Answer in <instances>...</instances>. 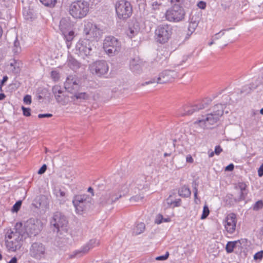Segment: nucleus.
Segmentation results:
<instances>
[{
  "instance_id": "nucleus-5",
  "label": "nucleus",
  "mask_w": 263,
  "mask_h": 263,
  "mask_svg": "<svg viewBox=\"0 0 263 263\" xmlns=\"http://www.w3.org/2000/svg\"><path fill=\"white\" fill-rule=\"evenodd\" d=\"M224 105L219 104L213 107V111L208 114L205 119L197 120L194 122L195 124H198L200 127H204L206 123L210 125H214L219 120V117L223 114Z\"/></svg>"
},
{
  "instance_id": "nucleus-29",
  "label": "nucleus",
  "mask_w": 263,
  "mask_h": 263,
  "mask_svg": "<svg viewBox=\"0 0 263 263\" xmlns=\"http://www.w3.org/2000/svg\"><path fill=\"white\" fill-rule=\"evenodd\" d=\"M116 190L118 196V199L121 198L123 196H125L129 192V189L127 184L122 185L118 191L117 190Z\"/></svg>"
},
{
  "instance_id": "nucleus-63",
  "label": "nucleus",
  "mask_w": 263,
  "mask_h": 263,
  "mask_svg": "<svg viewBox=\"0 0 263 263\" xmlns=\"http://www.w3.org/2000/svg\"><path fill=\"white\" fill-rule=\"evenodd\" d=\"M17 259L16 257H13L11 258V259L9 261L8 263H17Z\"/></svg>"
},
{
  "instance_id": "nucleus-33",
  "label": "nucleus",
  "mask_w": 263,
  "mask_h": 263,
  "mask_svg": "<svg viewBox=\"0 0 263 263\" xmlns=\"http://www.w3.org/2000/svg\"><path fill=\"white\" fill-rule=\"evenodd\" d=\"M145 224L143 222L138 223L134 229L133 233L135 235H139L142 233L145 230Z\"/></svg>"
},
{
  "instance_id": "nucleus-46",
  "label": "nucleus",
  "mask_w": 263,
  "mask_h": 263,
  "mask_svg": "<svg viewBox=\"0 0 263 263\" xmlns=\"http://www.w3.org/2000/svg\"><path fill=\"white\" fill-rule=\"evenodd\" d=\"M24 116L26 117H29L31 115V109L29 108H26L24 106L22 107Z\"/></svg>"
},
{
  "instance_id": "nucleus-10",
  "label": "nucleus",
  "mask_w": 263,
  "mask_h": 263,
  "mask_svg": "<svg viewBox=\"0 0 263 263\" xmlns=\"http://www.w3.org/2000/svg\"><path fill=\"white\" fill-rule=\"evenodd\" d=\"M211 101L212 100L210 98H206L201 101L185 105L183 107V112H182V116L192 115L194 112L207 107Z\"/></svg>"
},
{
  "instance_id": "nucleus-38",
  "label": "nucleus",
  "mask_w": 263,
  "mask_h": 263,
  "mask_svg": "<svg viewBox=\"0 0 263 263\" xmlns=\"http://www.w3.org/2000/svg\"><path fill=\"white\" fill-rule=\"evenodd\" d=\"M210 210L208 206L206 204H205L203 206L202 214L201 216V219H205L209 215Z\"/></svg>"
},
{
  "instance_id": "nucleus-24",
  "label": "nucleus",
  "mask_w": 263,
  "mask_h": 263,
  "mask_svg": "<svg viewBox=\"0 0 263 263\" xmlns=\"http://www.w3.org/2000/svg\"><path fill=\"white\" fill-rule=\"evenodd\" d=\"M144 65L143 62L139 58L136 57L130 62V68L134 72L139 73Z\"/></svg>"
},
{
  "instance_id": "nucleus-49",
  "label": "nucleus",
  "mask_w": 263,
  "mask_h": 263,
  "mask_svg": "<svg viewBox=\"0 0 263 263\" xmlns=\"http://www.w3.org/2000/svg\"><path fill=\"white\" fill-rule=\"evenodd\" d=\"M163 216L162 214H158L155 218V222L157 224H160L163 222Z\"/></svg>"
},
{
  "instance_id": "nucleus-14",
  "label": "nucleus",
  "mask_w": 263,
  "mask_h": 263,
  "mask_svg": "<svg viewBox=\"0 0 263 263\" xmlns=\"http://www.w3.org/2000/svg\"><path fill=\"white\" fill-rule=\"evenodd\" d=\"M178 76L177 72L173 70H165L161 72L157 79H153L142 84V86L153 83L164 84L172 82Z\"/></svg>"
},
{
  "instance_id": "nucleus-16",
  "label": "nucleus",
  "mask_w": 263,
  "mask_h": 263,
  "mask_svg": "<svg viewBox=\"0 0 263 263\" xmlns=\"http://www.w3.org/2000/svg\"><path fill=\"white\" fill-rule=\"evenodd\" d=\"M108 68L106 62L104 60L97 61L92 63L89 66L91 73L100 77L106 74L108 71Z\"/></svg>"
},
{
  "instance_id": "nucleus-31",
  "label": "nucleus",
  "mask_w": 263,
  "mask_h": 263,
  "mask_svg": "<svg viewBox=\"0 0 263 263\" xmlns=\"http://www.w3.org/2000/svg\"><path fill=\"white\" fill-rule=\"evenodd\" d=\"M239 241H229L226 245V250L227 253H231L233 252L234 248L238 247Z\"/></svg>"
},
{
  "instance_id": "nucleus-18",
  "label": "nucleus",
  "mask_w": 263,
  "mask_h": 263,
  "mask_svg": "<svg viewBox=\"0 0 263 263\" xmlns=\"http://www.w3.org/2000/svg\"><path fill=\"white\" fill-rule=\"evenodd\" d=\"M181 193L180 190H174L168 197L164 201L163 206L165 209L174 208L180 205Z\"/></svg>"
},
{
  "instance_id": "nucleus-36",
  "label": "nucleus",
  "mask_w": 263,
  "mask_h": 263,
  "mask_svg": "<svg viewBox=\"0 0 263 263\" xmlns=\"http://www.w3.org/2000/svg\"><path fill=\"white\" fill-rule=\"evenodd\" d=\"M44 5L50 8L54 7L57 3V0H40Z\"/></svg>"
},
{
  "instance_id": "nucleus-12",
  "label": "nucleus",
  "mask_w": 263,
  "mask_h": 263,
  "mask_svg": "<svg viewBox=\"0 0 263 263\" xmlns=\"http://www.w3.org/2000/svg\"><path fill=\"white\" fill-rule=\"evenodd\" d=\"M172 30V29L169 25H159L155 30L156 41L162 44L167 42L171 36Z\"/></svg>"
},
{
  "instance_id": "nucleus-64",
  "label": "nucleus",
  "mask_w": 263,
  "mask_h": 263,
  "mask_svg": "<svg viewBox=\"0 0 263 263\" xmlns=\"http://www.w3.org/2000/svg\"><path fill=\"white\" fill-rule=\"evenodd\" d=\"M87 191L91 194L92 196H94L93 189L91 187H89Z\"/></svg>"
},
{
  "instance_id": "nucleus-34",
  "label": "nucleus",
  "mask_w": 263,
  "mask_h": 263,
  "mask_svg": "<svg viewBox=\"0 0 263 263\" xmlns=\"http://www.w3.org/2000/svg\"><path fill=\"white\" fill-rule=\"evenodd\" d=\"M13 52L15 54L18 53L21 51V48L20 46V42L18 41L17 36H15V39L13 42V45L12 47Z\"/></svg>"
},
{
  "instance_id": "nucleus-25",
  "label": "nucleus",
  "mask_w": 263,
  "mask_h": 263,
  "mask_svg": "<svg viewBox=\"0 0 263 263\" xmlns=\"http://www.w3.org/2000/svg\"><path fill=\"white\" fill-rule=\"evenodd\" d=\"M70 27V23L69 20L66 18H62L60 22L59 28L63 33L64 34Z\"/></svg>"
},
{
  "instance_id": "nucleus-47",
  "label": "nucleus",
  "mask_w": 263,
  "mask_h": 263,
  "mask_svg": "<svg viewBox=\"0 0 263 263\" xmlns=\"http://www.w3.org/2000/svg\"><path fill=\"white\" fill-rule=\"evenodd\" d=\"M51 77L54 81H57L59 78V73L56 71H52L51 72Z\"/></svg>"
},
{
  "instance_id": "nucleus-60",
  "label": "nucleus",
  "mask_w": 263,
  "mask_h": 263,
  "mask_svg": "<svg viewBox=\"0 0 263 263\" xmlns=\"http://www.w3.org/2000/svg\"><path fill=\"white\" fill-rule=\"evenodd\" d=\"M64 36H65V39L66 41H68V42H71V41L72 40V39L73 38L71 35H66L65 34H64Z\"/></svg>"
},
{
  "instance_id": "nucleus-9",
  "label": "nucleus",
  "mask_w": 263,
  "mask_h": 263,
  "mask_svg": "<svg viewBox=\"0 0 263 263\" xmlns=\"http://www.w3.org/2000/svg\"><path fill=\"white\" fill-rule=\"evenodd\" d=\"M50 223L53 227V231L62 233L66 230L68 220L66 217L61 212H57L53 214Z\"/></svg>"
},
{
  "instance_id": "nucleus-59",
  "label": "nucleus",
  "mask_w": 263,
  "mask_h": 263,
  "mask_svg": "<svg viewBox=\"0 0 263 263\" xmlns=\"http://www.w3.org/2000/svg\"><path fill=\"white\" fill-rule=\"evenodd\" d=\"M193 159L192 158V157L190 155H189L186 156V161L188 163H192L193 162Z\"/></svg>"
},
{
  "instance_id": "nucleus-21",
  "label": "nucleus",
  "mask_w": 263,
  "mask_h": 263,
  "mask_svg": "<svg viewBox=\"0 0 263 263\" xmlns=\"http://www.w3.org/2000/svg\"><path fill=\"white\" fill-rule=\"evenodd\" d=\"M99 242L96 239H91L90 241L81 249L75 251L70 255V258H72L75 257H81L87 253L91 249L96 246H98Z\"/></svg>"
},
{
  "instance_id": "nucleus-48",
  "label": "nucleus",
  "mask_w": 263,
  "mask_h": 263,
  "mask_svg": "<svg viewBox=\"0 0 263 263\" xmlns=\"http://www.w3.org/2000/svg\"><path fill=\"white\" fill-rule=\"evenodd\" d=\"M169 256L168 252H166L163 255L159 256L156 257L155 259L157 260H165Z\"/></svg>"
},
{
  "instance_id": "nucleus-20",
  "label": "nucleus",
  "mask_w": 263,
  "mask_h": 263,
  "mask_svg": "<svg viewBox=\"0 0 263 263\" xmlns=\"http://www.w3.org/2000/svg\"><path fill=\"white\" fill-rule=\"evenodd\" d=\"M224 223L227 232L230 234H233L235 231L237 223L236 214L233 213L228 214L225 218Z\"/></svg>"
},
{
  "instance_id": "nucleus-62",
  "label": "nucleus",
  "mask_w": 263,
  "mask_h": 263,
  "mask_svg": "<svg viewBox=\"0 0 263 263\" xmlns=\"http://www.w3.org/2000/svg\"><path fill=\"white\" fill-rule=\"evenodd\" d=\"M8 80V77L7 76H4L3 78V79L1 80V85H3Z\"/></svg>"
},
{
  "instance_id": "nucleus-56",
  "label": "nucleus",
  "mask_w": 263,
  "mask_h": 263,
  "mask_svg": "<svg viewBox=\"0 0 263 263\" xmlns=\"http://www.w3.org/2000/svg\"><path fill=\"white\" fill-rule=\"evenodd\" d=\"M52 114H39L38 117L39 118H50L52 117Z\"/></svg>"
},
{
  "instance_id": "nucleus-35",
  "label": "nucleus",
  "mask_w": 263,
  "mask_h": 263,
  "mask_svg": "<svg viewBox=\"0 0 263 263\" xmlns=\"http://www.w3.org/2000/svg\"><path fill=\"white\" fill-rule=\"evenodd\" d=\"M139 32V29L138 27H129L128 29L127 30L126 33L128 36L132 38L133 37L135 36L136 35L138 34Z\"/></svg>"
},
{
  "instance_id": "nucleus-55",
  "label": "nucleus",
  "mask_w": 263,
  "mask_h": 263,
  "mask_svg": "<svg viewBox=\"0 0 263 263\" xmlns=\"http://www.w3.org/2000/svg\"><path fill=\"white\" fill-rule=\"evenodd\" d=\"M47 170V165L46 164H43L42 166L39 169L38 171L39 174H44Z\"/></svg>"
},
{
  "instance_id": "nucleus-27",
  "label": "nucleus",
  "mask_w": 263,
  "mask_h": 263,
  "mask_svg": "<svg viewBox=\"0 0 263 263\" xmlns=\"http://www.w3.org/2000/svg\"><path fill=\"white\" fill-rule=\"evenodd\" d=\"M197 26L198 23H197L196 21L193 22L191 21V22L189 23L187 27L188 32L186 34V36L184 39L185 41L187 40L190 37L192 34L195 31Z\"/></svg>"
},
{
  "instance_id": "nucleus-28",
  "label": "nucleus",
  "mask_w": 263,
  "mask_h": 263,
  "mask_svg": "<svg viewBox=\"0 0 263 263\" xmlns=\"http://www.w3.org/2000/svg\"><path fill=\"white\" fill-rule=\"evenodd\" d=\"M224 205L228 206L233 205L235 203L238 202L236 201V198L233 197L232 194H228L223 198Z\"/></svg>"
},
{
  "instance_id": "nucleus-1",
  "label": "nucleus",
  "mask_w": 263,
  "mask_h": 263,
  "mask_svg": "<svg viewBox=\"0 0 263 263\" xmlns=\"http://www.w3.org/2000/svg\"><path fill=\"white\" fill-rule=\"evenodd\" d=\"M22 224H16L13 230H8L5 235V244L9 251L15 252L21 249L24 239L26 238Z\"/></svg>"
},
{
  "instance_id": "nucleus-13",
  "label": "nucleus",
  "mask_w": 263,
  "mask_h": 263,
  "mask_svg": "<svg viewBox=\"0 0 263 263\" xmlns=\"http://www.w3.org/2000/svg\"><path fill=\"white\" fill-rule=\"evenodd\" d=\"M172 8L165 14L166 18L170 22H179L181 20V3L180 0H171Z\"/></svg>"
},
{
  "instance_id": "nucleus-50",
  "label": "nucleus",
  "mask_w": 263,
  "mask_h": 263,
  "mask_svg": "<svg viewBox=\"0 0 263 263\" xmlns=\"http://www.w3.org/2000/svg\"><path fill=\"white\" fill-rule=\"evenodd\" d=\"M197 6L201 9L204 10L205 9L206 6V3L202 1H199L197 4Z\"/></svg>"
},
{
  "instance_id": "nucleus-4",
  "label": "nucleus",
  "mask_w": 263,
  "mask_h": 263,
  "mask_svg": "<svg viewBox=\"0 0 263 263\" xmlns=\"http://www.w3.org/2000/svg\"><path fill=\"white\" fill-rule=\"evenodd\" d=\"M72 203L77 213L82 214L88 210L93 204V199L86 194L78 195L73 197Z\"/></svg>"
},
{
  "instance_id": "nucleus-11",
  "label": "nucleus",
  "mask_w": 263,
  "mask_h": 263,
  "mask_svg": "<svg viewBox=\"0 0 263 263\" xmlns=\"http://www.w3.org/2000/svg\"><path fill=\"white\" fill-rule=\"evenodd\" d=\"M92 41L89 39H80L76 45L77 54L84 59L92 54Z\"/></svg>"
},
{
  "instance_id": "nucleus-3",
  "label": "nucleus",
  "mask_w": 263,
  "mask_h": 263,
  "mask_svg": "<svg viewBox=\"0 0 263 263\" xmlns=\"http://www.w3.org/2000/svg\"><path fill=\"white\" fill-rule=\"evenodd\" d=\"M88 11L89 4L84 0L74 1L69 6V13L76 19H81L85 17Z\"/></svg>"
},
{
  "instance_id": "nucleus-17",
  "label": "nucleus",
  "mask_w": 263,
  "mask_h": 263,
  "mask_svg": "<svg viewBox=\"0 0 263 263\" xmlns=\"http://www.w3.org/2000/svg\"><path fill=\"white\" fill-rule=\"evenodd\" d=\"M46 254L45 246L40 242H33L29 249V254L32 258L41 260L44 258Z\"/></svg>"
},
{
  "instance_id": "nucleus-8",
  "label": "nucleus",
  "mask_w": 263,
  "mask_h": 263,
  "mask_svg": "<svg viewBox=\"0 0 263 263\" xmlns=\"http://www.w3.org/2000/svg\"><path fill=\"white\" fill-rule=\"evenodd\" d=\"M24 229L26 237L35 236L41 231L43 229V223L37 219L30 218L25 224Z\"/></svg>"
},
{
  "instance_id": "nucleus-19",
  "label": "nucleus",
  "mask_w": 263,
  "mask_h": 263,
  "mask_svg": "<svg viewBox=\"0 0 263 263\" xmlns=\"http://www.w3.org/2000/svg\"><path fill=\"white\" fill-rule=\"evenodd\" d=\"M116 190H110L105 192L99 200V203L100 205L104 206L108 204H112L118 199V196Z\"/></svg>"
},
{
  "instance_id": "nucleus-57",
  "label": "nucleus",
  "mask_w": 263,
  "mask_h": 263,
  "mask_svg": "<svg viewBox=\"0 0 263 263\" xmlns=\"http://www.w3.org/2000/svg\"><path fill=\"white\" fill-rule=\"evenodd\" d=\"M234 168V165L233 163L229 164L226 167L225 171H232Z\"/></svg>"
},
{
  "instance_id": "nucleus-26",
  "label": "nucleus",
  "mask_w": 263,
  "mask_h": 263,
  "mask_svg": "<svg viewBox=\"0 0 263 263\" xmlns=\"http://www.w3.org/2000/svg\"><path fill=\"white\" fill-rule=\"evenodd\" d=\"M146 178L145 176L141 175L139 177L136 179L135 181V184L137 185V187L139 190H142L145 186H147V184L145 181Z\"/></svg>"
},
{
  "instance_id": "nucleus-52",
  "label": "nucleus",
  "mask_w": 263,
  "mask_h": 263,
  "mask_svg": "<svg viewBox=\"0 0 263 263\" xmlns=\"http://www.w3.org/2000/svg\"><path fill=\"white\" fill-rule=\"evenodd\" d=\"M161 4L160 3H158L156 1L153 2L151 4L152 9L154 10H158L159 9V7L161 6Z\"/></svg>"
},
{
  "instance_id": "nucleus-22",
  "label": "nucleus",
  "mask_w": 263,
  "mask_h": 263,
  "mask_svg": "<svg viewBox=\"0 0 263 263\" xmlns=\"http://www.w3.org/2000/svg\"><path fill=\"white\" fill-rule=\"evenodd\" d=\"M32 205L36 209L43 210L48 205V198L45 195L38 196L34 199Z\"/></svg>"
},
{
  "instance_id": "nucleus-39",
  "label": "nucleus",
  "mask_w": 263,
  "mask_h": 263,
  "mask_svg": "<svg viewBox=\"0 0 263 263\" xmlns=\"http://www.w3.org/2000/svg\"><path fill=\"white\" fill-rule=\"evenodd\" d=\"M232 28H228V29H223V30H221L219 32L216 33L212 37V39H213L214 40H218L219 39H220L222 36H223L224 34V31H229V30H230Z\"/></svg>"
},
{
  "instance_id": "nucleus-53",
  "label": "nucleus",
  "mask_w": 263,
  "mask_h": 263,
  "mask_svg": "<svg viewBox=\"0 0 263 263\" xmlns=\"http://www.w3.org/2000/svg\"><path fill=\"white\" fill-rule=\"evenodd\" d=\"M236 241H239L238 242V247L239 248H241V246L243 245H246L247 243V239H241L240 240H236Z\"/></svg>"
},
{
  "instance_id": "nucleus-23",
  "label": "nucleus",
  "mask_w": 263,
  "mask_h": 263,
  "mask_svg": "<svg viewBox=\"0 0 263 263\" xmlns=\"http://www.w3.org/2000/svg\"><path fill=\"white\" fill-rule=\"evenodd\" d=\"M247 187V184L243 182H238L237 185L235 186V189L239 190V191L238 197H236V201L240 202L245 200L248 193Z\"/></svg>"
},
{
  "instance_id": "nucleus-2",
  "label": "nucleus",
  "mask_w": 263,
  "mask_h": 263,
  "mask_svg": "<svg viewBox=\"0 0 263 263\" xmlns=\"http://www.w3.org/2000/svg\"><path fill=\"white\" fill-rule=\"evenodd\" d=\"M80 86V80L75 76H69L64 83V88L67 91L74 95L71 97V99L80 100H86L89 98V96L86 92H78L77 91Z\"/></svg>"
},
{
  "instance_id": "nucleus-43",
  "label": "nucleus",
  "mask_w": 263,
  "mask_h": 263,
  "mask_svg": "<svg viewBox=\"0 0 263 263\" xmlns=\"http://www.w3.org/2000/svg\"><path fill=\"white\" fill-rule=\"evenodd\" d=\"M22 203V202L21 200H18L17 202H16V203L13 205V206L12 207V211L13 212H18V211L21 208Z\"/></svg>"
},
{
  "instance_id": "nucleus-37",
  "label": "nucleus",
  "mask_w": 263,
  "mask_h": 263,
  "mask_svg": "<svg viewBox=\"0 0 263 263\" xmlns=\"http://www.w3.org/2000/svg\"><path fill=\"white\" fill-rule=\"evenodd\" d=\"M54 194L58 198H62L65 197L66 193L64 191H62L60 189H55L54 190Z\"/></svg>"
},
{
  "instance_id": "nucleus-45",
  "label": "nucleus",
  "mask_w": 263,
  "mask_h": 263,
  "mask_svg": "<svg viewBox=\"0 0 263 263\" xmlns=\"http://www.w3.org/2000/svg\"><path fill=\"white\" fill-rule=\"evenodd\" d=\"M263 257V251H259L256 253L254 255V259L255 260H260Z\"/></svg>"
},
{
  "instance_id": "nucleus-30",
  "label": "nucleus",
  "mask_w": 263,
  "mask_h": 263,
  "mask_svg": "<svg viewBox=\"0 0 263 263\" xmlns=\"http://www.w3.org/2000/svg\"><path fill=\"white\" fill-rule=\"evenodd\" d=\"M52 92L54 95L57 101H62L60 95L62 94L63 91L61 90L60 86L55 85L53 86L52 87Z\"/></svg>"
},
{
  "instance_id": "nucleus-54",
  "label": "nucleus",
  "mask_w": 263,
  "mask_h": 263,
  "mask_svg": "<svg viewBox=\"0 0 263 263\" xmlns=\"http://www.w3.org/2000/svg\"><path fill=\"white\" fill-rule=\"evenodd\" d=\"M222 151V149L220 145H217L215 147L214 152L216 155H219Z\"/></svg>"
},
{
  "instance_id": "nucleus-58",
  "label": "nucleus",
  "mask_w": 263,
  "mask_h": 263,
  "mask_svg": "<svg viewBox=\"0 0 263 263\" xmlns=\"http://www.w3.org/2000/svg\"><path fill=\"white\" fill-rule=\"evenodd\" d=\"M258 175L259 177L263 176V163L260 165L258 170Z\"/></svg>"
},
{
  "instance_id": "nucleus-61",
  "label": "nucleus",
  "mask_w": 263,
  "mask_h": 263,
  "mask_svg": "<svg viewBox=\"0 0 263 263\" xmlns=\"http://www.w3.org/2000/svg\"><path fill=\"white\" fill-rule=\"evenodd\" d=\"M18 65L15 60H13V62H11L10 64V66L13 67L14 69H15L16 67H18Z\"/></svg>"
},
{
  "instance_id": "nucleus-6",
  "label": "nucleus",
  "mask_w": 263,
  "mask_h": 263,
  "mask_svg": "<svg viewBox=\"0 0 263 263\" xmlns=\"http://www.w3.org/2000/svg\"><path fill=\"white\" fill-rule=\"evenodd\" d=\"M115 9L118 17L126 20L130 17L133 13V7L127 0H118L115 4Z\"/></svg>"
},
{
  "instance_id": "nucleus-15",
  "label": "nucleus",
  "mask_w": 263,
  "mask_h": 263,
  "mask_svg": "<svg viewBox=\"0 0 263 263\" xmlns=\"http://www.w3.org/2000/svg\"><path fill=\"white\" fill-rule=\"evenodd\" d=\"M102 31L98 26L91 22H87L84 25V33L86 39L93 41L99 39L102 34Z\"/></svg>"
},
{
  "instance_id": "nucleus-42",
  "label": "nucleus",
  "mask_w": 263,
  "mask_h": 263,
  "mask_svg": "<svg viewBox=\"0 0 263 263\" xmlns=\"http://www.w3.org/2000/svg\"><path fill=\"white\" fill-rule=\"evenodd\" d=\"M263 208V201L262 200H258L256 202L253 206V209L254 211H258Z\"/></svg>"
},
{
  "instance_id": "nucleus-32",
  "label": "nucleus",
  "mask_w": 263,
  "mask_h": 263,
  "mask_svg": "<svg viewBox=\"0 0 263 263\" xmlns=\"http://www.w3.org/2000/svg\"><path fill=\"white\" fill-rule=\"evenodd\" d=\"M68 66L72 69H76L79 68L80 63L75 59L70 57L67 61Z\"/></svg>"
},
{
  "instance_id": "nucleus-7",
  "label": "nucleus",
  "mask_w": 263,
  "mask_h": 263,
  "mask_svg": "<svg viewBox=\"0 0 263 263\" xmlns=\"http://www.w3.org/2000/svg\"><path fill=\"white\" fill-rule=\"evenodd\" d=\"M103 48L109 56H114L120 51L121 44L115 37L108 36L106 37L104 40Z\"/></svg>"
},
{
  "instance_id": "nucleus-41",
  "label": "nucleus",
  "mask_w": 263,
  "mask_h": 263,
  "mask_svg": "<svg viewBox=\"0 0 263 263\" xmlns=\"http://www.w3.org/2000/svg\"><path fill=\"white\" fill-rule=\"evenodd\" d=\"M60 98L62 101H57L58 103H61L62 105H66L69 102V98L66 95H64L63 92L60 95Z\"/></svg>"
},
{
  "instance_id": "nucleus-44",
  "label": "nucleus",
  "mask_w": 263,
  "mask_h": 263,
  "mask_svg": "<svg viewBox=\"0 0 263 263\" xmlns=\"http://www.w3.org/2000/svg\"><path fill=\"white\" fill-rule=\"evenodd\" d=\"M143 198V196L140 195H136L130 198V201L132 202H137L142 200Z\"/></svg>"
},
{
  "instance_id": "nucleus-51",
  "label": "nucleus",
  "mask_w": 263,
  "mask_h": 263,
  "mask_svg": "<svg viewBox=\"0 0 263 263\" xmlns=\"http://www.w3.org/2000/svg\"><path fill=\"white\" fill-rule=\"evenodd\" d=\"M24 102L26 104H30L31 103V97L30 95H27L24 97Z\"/></svg>"
},
{
  "instance_id": "nucleus-40",
  "label": "nucleus",
  "mask_w": 263,
  "mask_h": 263,
  "mask_svg": "<svg viewBox=\"0 0 263 263\" xmlns=\"http://www.w3.org/2000/svg\"><path fill=\"white\" fill-rule=\"evenodd\" d=\"M191 194L190 190L185 186L182 187V197H188Z\"/></svg>"
}]
</instances>
